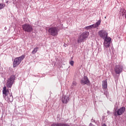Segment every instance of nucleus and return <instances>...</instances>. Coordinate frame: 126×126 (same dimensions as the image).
I'll return each instance as SVG.
<instances>
[{
    "instance_id": "nucleus-20",
    "label": "nucleus",
    "mask_w": 126,
    "mask_h": 126,
    "mask_svg": "<svg viewBox=\"0 0 126 126\" xmlns=\"http://www.w3.org/2000/svg\"><path fill=\"white\" fill-rule=\"evenodd\" d=\"M69 63H70V65H72V66H73V64H74V62H73V61H71L69 62Z\"/></svg>"
},
{
    "instance_id": "nucleus-23",
    "label": "nucleus",
    "mask_w": 126,
    "mask_h": 126,
    "mask_svg": "<svg viewBox=\"0 0 126 126\" xmlns=\"http://www.w3.org/2000/svg\"><path fill=\"white\" fill-rule=\"evenodd\" d=\"M125 18H126V13L125 14Z\"/></svg>"
},
{
    "instance_id": "nucleus-3",
    "label": "nucleus",
    "mask_w": 126,
    "mask_h": 126,
    "mask_svg": "<svg viewBox=\"0 0 126 126\" xmlns=\"http://www.w3.org/2000/svg\"><path fill=\"white\" fill-rule=\"evenodd\" d=\"M48 32L51 36H58L59 35V29L56 27L50 28L48 30Z\"/></svg>"
},
{
    "instance_id": "nucleus-2",
    "label": "nucleus",
    "mask_w": 126,
    "mask_h": 126,
    "mask_svg": "<svg viewBox=\"0 0 126 126\" xmlns=\"http://www.w3.org/2000/svg\"><path fill=\"white\" fill-rule=\"evenodd\" d=\"M25 58V56L24 55H22L19 57L15 58L13 63V67H16V66L19 65L21 62H22V61L24 60Z\"/></svg>"
},
{
    "instance_id": "nucleus-25",
    "label": "nucleus",
    "mask_w": 126,
    "mask_h": 126,
    "mask_svg": "<svg viewBox=\"0 0 126 126\" xmlns=\"http://www.w3.org/2000/svg\"><path fill=\"white\" fill-rule=\"evenodd\" d=\"M104 18H106V17H105Z\"/></svg>"
},
{
    "instance_id": "nucleus-14",
    "label": "nucleus",
    "mask_w": 126,
    "mask_h": 126,
    "mask_svg": "<svg viewBox=\"0 0 126 126\" xmlns=\"http://www.w3.org/2000/svg\"><path fill=\"white\" fill-rule=\"evenodd\" d=\"M85 39L80 34L77 39V43H82V42H84Z\"/></svg>"
},
{
    "instance_id": "nucleus-11",
    "label": "nucleus",
    "mask_w": 126,
    "mask_h": 126,
    "mask_svg": "<svg viewBox=\"0 0 126 126\" xmlns=\"http://www.w3.org/2000/svg\"><path fill=\"white\" fill-rule=\"evenodd\" d=\"M62 103L63 104H67L68 101H69V97L66 95H64L62 97Z\"/></svg>"
},
{
    "instance_id": "nucleus-15",
    "label": "nucleus",
    "mask_w": 126,
    "mask_h": 126,
    "mask_svg": "<svg viewBox=\"0 0 126 126\" xmlns=\"http://www.w3.org/2000/svg\"><path fill=\"white\" fill-rule=\"evenodd\" d=\"M102 87L104 89H106L108 87L107 80L102 81Z\"/></svg>"
},
{
    "instance_id": "nucleus-4",
    "label": "nucleus",
    "mask_w": 126,
    "mask_h": 126,
    "mask_svg": "<svg viewBox=\"0 0 126 126\" xmlns=\"http://www.w3.org/2000/svg\"><path fill=\"white\" fill-rule=\"evenodd\" d=\"M14 80H15V76L12 75L10 76V78L7 80L6 83V86L7 88H11L14 82Z\"/></svg>"
},
{
    "instance_id": "nucleus-1",
    "label": "nucleus",
    "mask_w": 126,
    "mask_h": 126,
    "mask_svg": "<svg viewBox=\"0 0 126 126\" xmlns=\"http://www.w3.org/2000/svg\"><path fill=\"white\" fill-rule=\"evenodd\" d=\"M3 96L8 102V103H11L13 101V96L11 94H9L8 90H6V87H4L2 90Z\"/></svg>"
},
{
    "instance_id": "nucleus-19",
    "label": "nucleus",
    "mask_w": 126,
    "mask_h": 126,
    "mask_svg": "<svg viewBox=\"0 0 126 126\" xmlns=\"http://www.w3.org/2000/svg\"><path fill=\"white\" fill-rule=\"evenodd\" d=\"M3 7H4V4H3L2 3H0V10L2 9V8H3Z\"/></svg>"
},
{
    "instance_id": "nucleus-9",
    "label": "nucleus",
    "mask_w": 126,
    "mask_h": 126,
    "mask_svg": "<svg viewBox=\"0 0 126 126\" xmlns=\"http://www.w3.org/2000/svg\"><path fill=\"white\" fill-rule=\"evenodd\" d=\"M80 82L82 85H85V84L88 85V84L90 83V81H89L88 77L86 76H84V77L82 78Z\"/></svg>"
},
{
    "instance_id": "nucleus-22",
    "label": "nucleus",
    "mask_w": 126,
    "mask_h": 126,
    "mask_svg": "<svg viewBox=\"0 0 126 126\" xmlns=\"http://www.w3.org/2000/svg\"><path fill=\"white\" fill-rule=\"evenodd\" d=\"M102 126H107V125H106V124H103Z\"/></svg>"
},
{
    "instance_id": "nucleus-6",
    "label": "nucleus",
    "mask_w": 126,
    "mask_h": 126,
    "mask_svg": "<svg viewBox=\"0 0 126 126\" xmlns=\"http://www.w3.org/2000/svg\"><path fill=\"white\" fill-rule=\"evenodd\" d=\"M111 41H112V38L111 37H106L104 39V41L103 43L104 50H106V48H109L110 47V44H111Z\"/></svg>"
},
{
    "instance_id": "nucleus-18",
    "label": "nucleus",
    "mask_w": 126,
    "mask_h": 126,
    "mask_svg": "<svg viewBox=\"0 0 126 126\" xmlns=\"http://www.w3.org/2000/svg\"><path fill=\"white\" fill-rule=\"evenodd\" d=\"M93 28H95L94 24L85 27V29H92Z\"/></svg>"
},
{
    "instance_id": "nucleus-5",
    "label": "nucleus",
    "mask_w": 126,
    "mask_h": 126,
    "mask_svg": "<svg viewBox=\"0 0 126 126\" xmlns=\"http://www.w3.org/2000/svg\"><path fill=\"white\" fill-rule=\"evenodd\" d=\"M23 30L25 32H32L33 31V27L30 24H26L22 26Z\"/></svg>"
},
{
    "instance_id": "nucleus-13",
    "label": "nucleus",
    "mask_w": 126,
    "mask_h": 126,
    "mask_svg": "<svg viewBox=\"0 0 126 126\" xmlns=\"http://www.w3.org/2000/svg\"><path fill=\"white\" fill-rule=\"evenodd\" d=\"M51 126H69V125L63 123H54L51 125Z\"/></svg>"
},
{
    "instance_id": "nucleus-17",
    "label": "nucleus",
    "mask_w": 126,
    "mask_h": 126,
    "mask_svg": "<svg viewBox=\"0 0 126 126\" xmlns=\"http://www.w3.org/2000/svg\"><path fill=\"white\" fill-rule=\"evenodd\" d=\"M38 49H39V47H36L35 48H34L33 51L32 52V55L36 54V53L38 52Z\"/></svg>"
},
{
    "instance_id": "nucleus-7",
    "label": "nucleus",
    "mask_w": 126,
    "mask_h": 126,
    "mask_svg": "<svg viewBox=\"0 0 126 126\" xmlns=\"http://www.w3.org/2000/svg\"><path fill=\"white\" fill-rule=\"evenodd\" d=\"M123 69H124L123 65L119 64L116 65L114 70L116 74H120L123 72Z\"/></svg>"
},
{
    "instance_id": "nucleus-8",
    "label": "nucleus",
    "mask_w": 126,
    "mask_h": 126,
    "mask_svg": "<svg viewBox=\"0 0 126 126\" xmlns=\"http://www.w3.org/2000/svg\"><path fill=\"white\" fill-rule=\"evenodd\" d=\"M98 35L100 38H102V39H106V38H109L108 37V33L105 30H101L98 32Z\"/></svg>"
},
{
    "instance_id": "nucleus-12",
    "label": "nucleus",
    "mask_w": 126,
    "mask_h": 126,
    "mask_svg": "<svg viewBox=\"0 0 126 126\" xmlns=\"http://www.w3.org/2000/svg\"><path fill=\"white\" fill-rule=\"evenodd\" d=\"M81 35L82 37H83L84 39L86 40L89 36V32H84L81 34Z\"/></svg>"
},
{
    "instance_id": "nucleus-24",
    "label": "nucleus",
    "mask_w": 126,
    "mask_h": 126,
    "mask_svg": "<svg viewBox=\"0 0 126 126\" xmlns=\"http://www.w3.org/2000/svg\"><path fill=\"white\" fill-rule=\"evenodd\" d=\"M110 52H111V49H109Z\"/></svg>"
},
{
    "instance_id": "nucleus-16",
    "label": "nucleus",
    "mask_w": 126,
    "mask_h": 126,
    "mask_svg": "<svg viewBox=\"0 0 126 126\" xmlns=\"http://www.w3.org/2000/svg\"><path fill=\"white\" fill-rule=\"evenodd\" d=\"M101 24V21L100 20H98L95 24H94V28H96V27H99V25Z\"/></svg>"
},
{
    "instance_id": "nucleus-21",
    "label": "nucleus",
    "mask_w": 126,
    "mask_h": 126,
    "mask_svg": "<svg viewBox=\"0 0 126 126\" xmlns=\"http://www.w3.org/2000/svg\"><path fill=\"white\" fill-rule=\"evenodd\" d=\"M77 84V83H76V82H73L72 83V85H74V86H76Z\"/></svg>"
},
{
    "instance_id": "nucleus-10",
    "label": "nucleus",
    "mask_w": 126,
    "mask_h": 126,
    "mask_svg": "<svg viewBox=\"0 0 126 126\" xmlns=\"http://www.w3.org/2000/svg\"><path fill=\"white\" fill-rule=\"evenodd\" d=\"M126 111V108L125 107H122L119 109L118 110H116V116H122L125 111Z\"/></svg>"
}]
</instances>
